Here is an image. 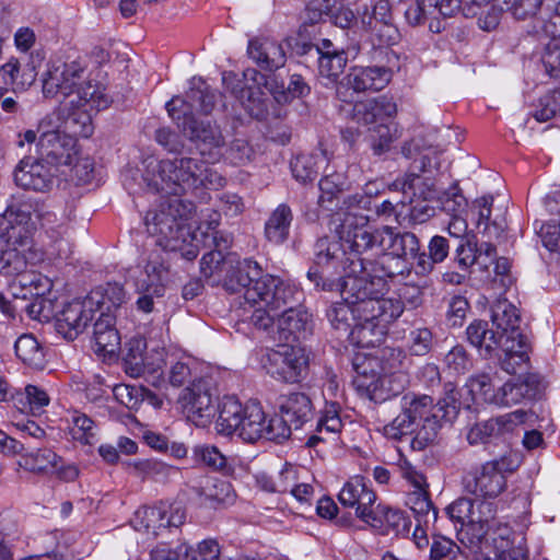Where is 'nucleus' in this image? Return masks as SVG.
<instances>
[{"mask_svg":"<svg viewBox=\"0 0 560 560\" xmlns=\"http://www.w3.org/2000/svg\"><path fill=\"white\" fill-rule=\"evenodd\" d=\"M355 261L350 269L361 270ZM325 291H339L341 302H336L327 311V318L337 330L348 331L363 347H374L387 334L389 324L404 312V303L395 298H381L386 290L382 277L374 279L350 276H335L324 279H310Z\"/></svg>","mask_w":560,"mask_h":560,"instance_id":"f257e3e1","label":"nucleus"},{"mask_svg":"<svg viewBox=\"0 0 560 560\" xmlns=\"http://www.w3.org/2000/svg\"><path fill=\"white\" fill-rule=\"evenodd\" d=\"M226 289H244V304L253 308L250 320L259 329H268L278 318L285 339L305 338L311 331L312 316L300 304L303 293L280 278L264 273L257 261L246 258L225 282Z\"/></svg>","mask_w":560,"mask_h":560,"instance_id":"f03ea898","label":"nucleus"},{"mask_svg":"<svg viewBox=\"0 0 560 560\" xmlns=\"http://www.w3.org/2000/svg\"><path fill=\"white\" fill-rule=\"evenodd\" d=\"M368 218L354 211L346 213L340 225V240L319 238L314 246V266L308 270V279H324L325 277L350 276V269L355 261L361 264L362 270H354V277L374 279L368 266L372 262L362 255L369 252H380L378 240L382 237V228L371 231Z\"/></svg>","mask_w":560,"mask_h":560,"instance_id":"7ed1b4c3","label":"nucleus"},{"mask_svg":"<svg viewBox=\"0 0 560 560\" xmlns=\"http://www.w3.org/2000/svg\"><path fill=\"white\" fill-rule=\"evenodd\" d=\"M220 96L202 78H192L185 98L173 97L166 103L171 118L190 140L196 142L201 155H209L212 160L220 156L224 145L221 129L210 120H197L194 112L210 114Z\"/></svg>","mask_w":560,"mask_h":560,"instance_id":"20e7f679","label":"nucleus"},{"mask_svg":"<svg viewBox=\"0 0 560 560\" xmlns=\"http://www.w3.org/2000/svg\"><path fill=\"white\" fill-rule=\"evenodd\" d=\"M43 94L71 98L73 107L85 112L105 109L112 102L103 85L91 79L86 56L50 60L43 77Z\"/></svg>","mask_w":560,"mask_h":560,"instance_id":"39448f33","label":"nucleus"},{"mask_svg":"<svg viewBox=\"0 0 560 560\" xmlns=\"http://www.w3.org/2000/svg\"><path fill=\"white\" fill-rule=\"evenodd\" d=\"M215 430L224 436L237 435L245 442L255 443L260 439L282 442L288 429L277 417L267 419L257 402L242 405L234 396H224L217 407Z\"/></svg>","mask_w":560,"mask_h":560,"instance_id":"423d86ee","label":"nucleus"},{"mask_svg":"<svg viewBox=\"0 0 560 560\" xmlns=\"http://www.w3.org/2000/svg\"><path fill=\"white\" fill-rule=\"evenodd\" d=\"M196 207L179 197H167L155 203L144 217L148 233L164 250L183 249L191 237L190 221Z\"/></svg>","mask_w":560,"mask_h":560,"instance_id":"0eeeda50","label":"nucleus"},{"mask_svg":"<svg viewBox=\"0 0 560 560\" xmlns=\"http://www.w3.org/2000/svg\"><path fill=\"white\" fill-rule=\"evenodd\" d=\"M199 160L194 158H174L161 161L151 160L143 175L149 188L178 197L196 189Z\"/></svg>","mask_w":560,"mask_h":560,"instance_id":"6e6552de","label":"nucleus"},{"mask_svg":"<svg viewBox=\"0 0 560 560\" xmlns=\"http://www.w3.org/2000/svg\"><path fill=\"white\" fill-rule=\"evenodd\" d=\"M400 406L419 429L411 442L412 447L418 450L431 443L442 424L451 421L456 415L455 406L441 401L434 404L432 397L428 395L416 396L406 394L401 397Z\"/></svg>","mask_w":560,"mask_h":560,"instance_id":"1a4fd4ad","label":"nucleus"},{"mask_svg":"<svg viewBox=\"0 0 560 560\" xmlns=\"http://www.w3.org/2000/svg\"><path fill=\"white\" fill-rule=\"evenodd\" d=\"M513 469L506 456L489 460L464 477V489L477 498H497L506 487L504 474Z\"/></svg>","mask_w":560,"mask_h":560,"instance_id":"9d476101","label":"nucleus"},{"mask_svg":"<svg viewBox=\"0 0 560 560\" xmlns=\"http://www.w3.org/2000/svg\"><path fill=\"white\" fill-rule=\"evenodd\" d=\"M185 520L186 511L180 504L160 502L138 509L131 523L136 530L156 537L168 528L182 526Z\"/></svg>","mask_w":560,"mask_h":560,"instance_id":"9b49d317","label":"nucleus"},{"mask_svg":"<svg viewBox=\"0 0 560 560\" xmlns=\"http://www.w3.org/2000/svg\"><path fill=\"white\" fill-rule=\"evenodd\" d=\"M376 493L371 482L362 476L351 477L338 493V500L345 508L355 510V515L370 526H381L380 517L374 512Z\"/></svg>","mask_w":560,"mask_h":560,"instance_id":"f8f14e48","label":"nucleus"},{"mask_svg":"<svg viewBox=\"0 0 560 560\" xmlns=\"http://www.w3.org/2000/svg\"><path fill=\"white\" fill-rule=\"evenodd\" d=\"M390 0H380L370 10L366 4L358 8L362 26L370 32L380 46H392L399 42L400 33L394 22Z\"/></svg>","mask_w":560,"mask_h":560,"instance_id":"ddd939ff","label":"nucleus"},{"mask_svg":"<svg viewBox=\"0 0 560 560\" xmlns=\"http://www.w3.org/2000/svg\"><path fill=\"white\" fill-rule=\"evenodd\" d=\"M390 79L392 71L385 67H355L347 75V82L337 85L336 95L339 101L351 104L354 102V93L380 91Z\"/></svg>","mask_w":560,"mask_h":560,"instance_id":"4468645a","label":"nucleus"},{"mask_svg":"<svg viewBox=\"0 0 560 560\" xmlns=\"http://www.w3.org/2000/svg\"><path fill=\"white\" fill-rule=\"evenodd\" d=\"M30 206L13 203L0 215V238L12 247L26 246L32 240Z\"/></svg>","mask_w":560,"mask_h":560,"instance_id":"2eb2a0df","label":"nucleus"},{"mask_svg":"<svg viewBox=\"0 0 560 560\" xmlns=\"http://www.w3.org/2000/svg\"><path fill=\"white\" fill-rule=\"evenodd\" d=\"M304 364L301 351L287 345L268 350L262 360L266 372L275 380L285 383L298 382Z\"/></svg>","mask_w":560,"mask_h":560,"instance_id":"dca6fc26","label":"nucleus"},{"mask_svg":"<svg viewBox=\"0 0 560 560\" xmlns=\"http://www.w3.org/2000/svg\"><path fill=\"white\" fill-rule=\"evenodd\" d=\"M373 105H369L375 116V126L370 127V139L375 154L380 155L389 149L395 138L396 129L392 122L397 113V106L392 98L378 96L372 98Z\"/></svg>","mask_w":560,"mask_h":560,"instance_id":"f3484780","label":"nucleus"},{"mask_svg":"<svg viewBox=\"0 0 560 560\" xmlns=\"http://www.w3.org/2000/svg\"><path fill=\"white\" fill-rule=\"evenodd\" d=\"M409 383L407 374H398L396 378L384 373H372L369 375L366 371L359 372L353 381L358 392L375 402H383L398 395L405 389Z\"/></svg>","mask_w":560,"mask_h":560,"instance_id":"a211bd4d","label":"nucleus"},{"mask_svg":"<svg viewBox=\"0 0 560 560\" xmlns=\"http://www.w3.org/2000/svg\"><path fill=\"white\" fill-rule=\"evenodd\" d=\"M182 400L187 419L195 425L205 428L211 423L217 408L213 405V395L205 381L194 382L187 387Z\"/></svg>","mask_w":560,"mask_h":560,"instance_id":"6ab92c4d","label":"nucleus"},{"mask_svg":"<svg viewBox=\"0 0 560 560\" xmlns=\"http://www.w3.org/2000/svg\"><path fill=\"white\" fill-rule=\"evenodd\" d=\"M75 139L60 131L44 132L38 142V153L47 164L56 167L71 166L77 156Z\"/></svg>","mask_w":560,"mask_h":560,"instance_id":"aec40b11","label":"nucleus"},{"mask_svg":"<svg viewBox=\"0 0 560 560\" xmlns=\"http://www.w3.org/2000/svg\"><path fill=\"white\" fill-rule=\"evenodd\" d=\"M96 313L88 295L82 300H74L68 303L58 315L57 331L66 339L73 340L85 330Z\"/></svg>","mask_w":560,"mask_h":560,"instance_id":"412c9836","label":"nucleus"},{"mask_svg":"<svg viewBox=\"0 0 560 560\" xmlns=\"http://www.w3.org/2000/svg\"><path fill=\"white\" fill-rule=\"evenodd\" d=\"M542 390V381L538 374L527 373L509 380L497 389L495 406L511 407L524 400L535 399Z\"/></svg>","mask_w":560,"mask_h":560,"instance_id":"4be33fe9","label":"nucleus"},{"mask_svg":"<svg viewBox=\"0 0 560 560\" xmlns=\"http://www.w3.org/2000/svg\"><path fill=\"white\" fill-rule=\"evenodd\" d=\"M42 159L37 161L22 160L14 171L15 184L24 189L47 191L54 185L55 174L44 164Z\"/></svg>","mask_w":560,"mask_h":560,"instance_id":"5701e85b","label":"nucleus"},{"mask_svg":"<svg viewBox=\"0 0 560 560\" xmlns=\"http://www.w3.org/2000/svg\"><path fill=\"white\" fill-rule=\"evenodd\" d=\"M247 52L249 58L262 70L275 71L285 65V50L279 42L259 37L249 40Z\"/></svg>","mask_w":560,"mask_h":560,"instance_id":"b1692460","label":"nucleus"},{"mask_svg":"<svg viewBox=\"0 0 560 560\" xmlns=\"http://www.w3.org/2000/svg\"><path fill=\"white\" fill-rule=\"evenodd\" d=\"M145 342L142 339L133 338L126 345V352L124 354V369L125 372L131 377H140L147 374L154 375L163 373L164 359L163 353H158V364L145 362L144 350Z\"/></svg>","mask_w":560,"mask_h":560,"instance_id":"393cba45","label":"nucleus"},{"mask_svg":"<svg viewBox=\"0 0 560 560\" xmlns=\"http://www.w3.org/2000/svg\"><path fill=\"white\" fill-rule=\"evenodd\" d=\"M281 417L276 416L288 429L287 440L291 435L292 428L300 429L313 415V405L304 393H291L280 402Z\"/></svg>","mask_w":560,"mask_h":560,"instance_id":"a878e982","label":"nucleus"},{"mask_svg":"<svg viewBox=\"0 0 560 560\" xmlns=\"http://www.w3.org/2000/svg\"><path fill=\"white\" fill-rule=\"evenodd\" d=\"M380 252H389L411 260L420 250V242L416 234L401 232L396 228L383 226L378 240Z\"/></svg>","mask_w":560,"mask_h":560,"instance_id":"bb28decb","label":"nucleus"},{"mask_svg":"<svg viewBox=\"0 0 560 560\" xmlns=\"http://www.w3.org/2000/svg\"><path fill=\"white\" fill-rule=\"evenodd\" d=\"M491 320L503 339L520 338L521 330L520 311L506 299H498L491 306Z\"/></svg>","mask_w":560,"mask_h":560,"instance_id":"cd10ccee","label":"nucleus"},{"mask_svg":"<svg viewBox=\"0 0 560 560\" xmlns=\"http://www.w3.org/2000/svg\"><path fill=\"white\" fill-rule=\"evenodd\" d=\"M89 300L96 312H106L113 314L115 310L126 302V291L122 284L118 282H107L93 289L88 294Z\"/></svg>","mask_w":560,"mask_h":560,"instance_id":"c85d7f7f","label":"nucleus"},{"mask_svg":"<svg viewBox=\"0 0 560 560\" xmlns=\"http://www.w3.org/2000/svg\"><path fill=\"white\" fill-rule=\"evenodd\" d=\"M14 352L31 369L43 370L46 365L45 349L33 334L21 335L14 342Z\"/></svg>","mask_w":560,"mask_h":560,"instance_id":"c756f323","label":"nucleus"},{"mask_svg":"<svg viewBox=\"0 0 560 560\" xmlns=\"http://www.w3.org/2000/svg\"><path fill=\"white\" fill-rule=\"evenodd\" d=\"M467 339L474 347L483 350L486 355H490L499 349L504 342L503 337L498 330H491L488 323L483 320L472 322L466 329Z\"/></svg>","mask_w":560,"mask_h":560,"instance_id":"7c9ffc66","label":"nucleus"},{"mask_svg":"<svg viewBox=\"0 0 560 560\" xmlns=\"http://www.w3.org/2000/svg\"><path fill=\"white\" fill-rule=\"evenodd\" d=\"M382 253L383 255L377 262L378 270L375 268L372 269L374 272H376L373 276L382 277L384 282H386L385 278L394 279L397 277H399L401 280L415 282V279L412 278V262L409 259L397 256L389 252ZM385 284L387 285V283Z\"/></svg>","mask_w":560,"mask_h":560,"instance_id":"2f4dec72","label":"nucleus"},{"mask_svg":"<svg viewBox=\"0 0 560 560\" xmlns=\"http://www.w3.org/2000/svg\"><path fill=\"white\" fill-rule=\"evenodd\" d=\"M500 348L504 351V357L501 359V368L509 374H515L529 360L526 336L517 339H504Z\"/></svg>","mask_w":560,"mask_h":560,"instance_id":"473e14b6","label":"nucleus"},{"mask_svg":"<svg viewBox=\"0 0 560 560\" xmlns=\"http://www.w3.org/2000/svg\"><path fill=\"white\" fill-rule=\"evenodd\" d=\"M293 219L289 206L281 203L271 213L265 225V234L269 242L283 243L289 236V230Z\"/></svg>","mask_w":560,"mask_h":560,"instance_id":"72a5a7b5","label":"nucleus"},{"mask_svg":"<svg viewBox=\"0 0 560 560\" xmlns=\"http://www.w3.org/2000/svg\"><path fill=\"white\" fill-rule=\"evenodd\" d=\"M67 422L72 440L83 445H94L97 442V427L88 415L74 410L68 417Z\"/></svg>","mask_w":560,"mask_h":560,"instance_id":"f704fd0d","label":"nucleus"},{"mask_svg":"<svg viewBox=\"0 0 560 560\" xmlns=\"http://www.w3.org/2000/svg\"><path fill=\"white\" fill-rule=\"evenodd\" d=\"M327 162L323 152L310 154H299L291 162L293 177L303 184L313 182L319 172V168Z\"/></svg>","mask_w":560,"mask_h":560,"instance_id":"c9c22d12","label":"nucleus"},{"mask_svg":"<svg viewBox=\"0 0 560 560\" xmlns=\"http://www.w3.org/2000/svg\"><path fill=\"white\" fill-rule=\"evenodd\" d=\"M463 392L469 396L467 400L470 402L482 401L495 405L497 389L493 388L490 375L486 373L471 375L463 387Z\"/></svg>","mask_w":560,"mask_h":560,"instance_id":"e433bc0d","label":"nucleus"},{"mask_svg":"<svg viewBox=\"0 0 560 560\" xmlns=\"http://www.w3.org/2000/svg\"><path fill=\"white\" fill-rule=\"evenodd\" d=\"M59 463H61V457L54 451L50 448H38L23 455L21 466L32 472L52 474Z\"/></svg>","mask_w":560,"mask_h":560,"instance_id":"4c0bfd02","label":"nucleus"},{"mask_svg":"<svg viewBox=\"0 0 560 560\" xmlns=\"http://www.w3.org/2000/svg\"><path fill=\"white\" fill-rule=\"evenodd\" d=\"M406 504L415 513L417 521H423L425 526L434 524L438 520V511L433 506L428 488H418L407 494Z\"/></svg>","mask_w":560,"mask_h":560,"instance_id":"58836bf2","label":"nucleus"},{"mask_svg":"<svg viewBox=\"0 0 560 560\" xmlns=\"http://www.w3.org/2000/svg\"><path fill=\"white\" fill-rule=\"evenodd\" d=\"M339 411L340 407L337 404H330L326 406L316 424V431L318 434L308 438V446H314L318 441H324L325 436L323 433L336 435L341 431L343 423Z\"/></svg>","mask_w":560,"mask_h":560,"instance_id":"ea45409f","label":"nucleus"},{"mask_svg":"<svg viewBox=\"0 0 560 560\" xmlns=\"http://www.w3.org/2000/svg\"><path fill=\"white\" fill-rule=\"evenodd\" d=\"M374 512L381 521V526H373L374 528L397 535L409 532L410 521L404 512L381 504L375 506Z\"/></svg>","mask_w":560,"mask_h":560,"instance_id":"a19ab883","label":"nucleus"},{"mask_svg":"<svg viewBox=\"0 0 560 560\" xmlns=\"http://www.w3.org/2000/svg\"><path fill=\"white\" fill-rule=\"evenodd\" d=\"M37 217L42 228L45 229L48 236L51 237L55 243H60L57 255L59 257H67L70 250L69 244L67 242H62V235L67 231L65 219H59L54 211L49 210L39 212Z\"/></svg>","mask_w":560,"mask_h":560,"instance_id":"79ce46f5","label":"nucleus"},{"mask_svg":"<svg viewBox=\"0 0 560 560\" xmlns=\"http://www.w3.org/2000/svg\"><path fill=\"white\" fill-rule=\"evenodd\" d=\"M199 493L206 500L221 504L233 502L235 497L232 485L225 479L215 477L205 478L201 481Z\"/></svg>","mask_w":560,"mask_h":560,"instance_id":"37998d69","label":"nucleus"},{"mask_svg":"<svg viewBox=\"0 0 560 560\" xmlns=\"http://www.w3.org/2000/svg\"><path fill=\"white\" fill-rule=\"evenodd\" d=\"M317 60L318 73L322 79L327 80V82L325 83L326 85L336 82L339 75L343 72L345 67L347 65V57L343 51H322L320 55L317 57Z\"/></svg>","mask_w":560,"mask_h":560,"instance_id":"c03bdc74","label":"nucleus"},{"mask_svg":"<svg viewBox=\"0 0 560 560\" xmlns=\"http://www.w3.org/2000/svg\"><path fill=\"white\" fill-rule=\"evenodd\" d=\"M550 212H556L558 218L549 220L540 226L539 235L544 246L550 252L560 253V195L558 199L548 202Z\"/></svg>","mask_w":560,"mask_h":560,"instance_id":"a18cd8bd","label":"nucleus"},{"mask_svg":"<svg viewBox=\"0 0 560 560\" xmlns=\"http://www.w3.org/2000/svg\"><path fill=\"white\" fill-rule=\"evenodd\" d=\"M382 373L396 378L398 374H407L409 358L397 348H384L380 351Z\"/></svg>","mask_w":560,"mask_h":560,"instance_id":"49530a36","label":"nucleus"},{"mask_svg":"<svg viewBox=\"0 0 560 560\" xmlns=\"http://www.w3.org/2000/svg\"><path fill=\"white\" fill-rule=\"evenodd\" d=\"M21 67L20 62L16 58H10L4 65L0 68V73L5 84L15 85L19 88H25L31 85L35 79L36 73L34 68L28 69V71L23 70L20 75Z\"/></svg>","mask_w":560,"mask_h":560,"instance_id":"de8ad7c7","label":"nucleus"},{"mask_svg":"<svg viewBox=\"0 0 560 560\" xmlns=\"http://www.w3.org/2000/svg\"><path fill=\"white\" fill-rule=\"evenodd\" d=\"M124 464L129 474L141 479L166 475L171 468L166 464L153 458L133 459Z\"/></svg>","mask_w":560,"mask_h":560,"instance_id":"09e8293b","label":"nucleus"},{"mask_svg":"<svg viewBox=\"0 0 560 560\" xmlns=\"http://www.w3.org/2000/svg\"><path fill=\"white\" fill-rule=\"evenodd\" d=\"M545 0H498L501 10L511 13L516 20L536 16Z\"/></svg>","mask_w":560,"mask_h":560,"instance_id":"8fccbe9b","label":"nucleus"},{"mask_svg":"<svg viewBox=\"0 0 560 560\" xmlns=\"http://www.w3.org/2000/svg\"><path fill=\"white\" fill-rule=\"evenodd\" d=\"M406 342L411 354L424 355L432 348L433 334L425 326H413L407 336Z\"/></svg>","mask_w":560,"mask_h":560,"instance_id":"3c124183","label":"nucleus"},{"mask_svg":"<svg viewBox=\"0 0 560 560\" xmlns=\"http://www.w3.org/2000/svg\"><path fill=\"white\" fill-rule=\"evenodd\" d=\"M430 560H466V556L453 540L444 536H434Z\"/></svg>","mask_w":560,"mask_h":560,"instance_id":"603ef678","label":"nucleus"},{"mask_svg":"<svg viewBox=\"0 0 560 560\" xmlns=\"http://www.w3.org/2000/svg\"><path fill=\"white\" fill-rule=\"evenodd\" d=\"M27 267L24 255L18 247L8 246L0 250V273L11 277L25 271Z\"/></svg>","mask_w":560,"mask_h":560,"instance_id":"864d4df0","label":"nucleus"},{"mask_svg":"<svg viewBox=\"0 0 560 560\" xmlns=\"http://www.w3.org/2000/svg\"><path fill=\"white\" fill-rule=\"evenodd\" d=\"M419 429L416 427V422L408 416L405 410L396 416V418L383 428V434L394 441H399L404 436L418 433Z\"/></svg>","mask_w":560,"mask_h":560,"instance_id":"5fc2aeb1","label":"nucleus"},{"mask_svg":"<svg viewBox=\"0 0 560 560\" xmlns=\"http://www.w3.org/2000/svg\"><path fill=\"white\" fill-rule=\"evenodd\" d=\"M113 394L128 409H137L150 392L140 386L118 384L113 388Z\"/></svg>","mask_w":560,"mask_h":560,"instance_id":"6e6d98bb","label":"nucleus"},{"mask_svg":"<svg viewBox=\"0 0 560 560\" xmlns=\"http://www.w3.org/2000/svg\"><path fill=\"white\" fill-rule=\"evenodd\" d=\"M136 291L139 294L136 301L138 311L149 314L154 310V300L164 295L165 287L136 282Z\"/></svg>","mask_w":560,"mask_h":560,"instance_id":"4d7b16f0","label":"nucleus"},{"mask_svg":"<svg viewBox=\"0 0 560 560\" xmlns=\"http://www.w3.org/2000/svg\"><path fill=\"white\" fill-rule=\"evenodd\" d=\"M180 550H184V560H221L220 546L213 539L202 540L196 548L180 545Z\"/></svg>","mask_w":560,"mask_h":560,"instance_id":"13d9d810","label":"nucleus"},{"mask_svg":"<svg viewBox=\"0 0 560 560\" xmlns=\"http://www.w3.org/2000/svg\"><path fill=\"white\" fill-rule=\"evenodd\" d=\"M560 115V88L540 97L536 109L533 113L534 118L539 122Z\"/></svg>","mask_w":560,"mask_h":560,"instance_id":"bf43d9fd","label":"nucleus"},{"mask_svg":"<svg viewBox=\"0 0 560 560\" xmlns=\"http://www.w3.org/2000/svg\"><path fill=\"white\" fill-rule=\"evenodd\" d=\"M167 270L168 268L161 255L158 253H152L144 267L143 277L139 278L137 282L164 285L163 280L167 275Z\"/></svg>","mask_w":560,"mask_h":560,"instance_id":"052dcab7","label":"nucleus"},{"mask_svg":"<svg viewBox=\"0 0 560 560\" xmlns=\"http://www.w3.org/2000/svg\"><path fill=\"white\" fill-rule=\"evenodd\" d=\"M290 479H292V469L281 470L276 479L265 472L256 475L257 486L267 492L287 493L290 489Z\"/></svg>","mask_w":560,"mask_h":560,"instance_id":"680f3d73","label":"nucleus"},{"mask_svg":"<svg viewBox=\"0 0 560 560\" xmlns=\"http://www.w3.org/2000/svg\"><path fill=\"white\" fill-rule=\"evenodd\" d=\"M319 203L324 205L325 201H331L338 196L347 186L345 176L341 173L334 172L325 175L319 180Z\"/></svg>","mask_w":560,"mask_h":560,"instance_id":"e2e57ef3","label":"nucleus"},{"mask_svg":"<svg viewBox=\"0 0 560 560\" xmlns=\"http://www.w3.org/2000/svg\"><path fill=\"white\" fill-rule=\"evenodd\" d=\"M550 40L546 45L541 61L546 72L553 78L560 77V35H548Z\"/></svg>","mask_w":560,"mask_h":560,"instance_id":"0e129e2a","label":"nucleus"},{"mask_svg":"<svg viewBox=\"0 0 560 560\" xmlns=\"http://www.w3.org/2000/svg\"><path fill=\"white\" fill-rule=\"evenodd\" d=\"M444 364L452 374H464L471 368V360L463 346L453 347L444 358Z\"/></svg>","mask_w":560,"mask_h":560,"instance_id":"69168bd1","label":"nucleus"},{"mask_svg":"<svg viewBox=\"0 0 560 560\" xmlns=\"http://www.w3.org/2000/svg\"><path fill=\"white\" fill-rule=\"evenodd\" d=\"M497 422L493 419L477 422L469 428L466 439L470 445L485 444L491 438L499 436Z\"/></svg>","mask_w":560,"mask_h":560,"instance_id":"338daca9","label":"nucleus"},{"mask_svg":"<svg viewBox=\"0 0 560 560\" xmlns=\"http://www.w3.org/2000/svg\"><path fill=\"white\" fill-rule=\"evenodd\" d=\"M438 0H416L405 12V18L410 25L422 24L428 15L436 12Z\"/></svg>","mask_w":560,"mask_h":560,"instance_id":"774afa93","label":"nucleus"}]
</instances>
